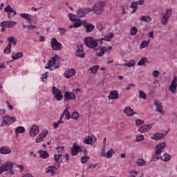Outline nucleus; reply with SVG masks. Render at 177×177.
Instances as JSON below:
<instances>
[{
	"instance_id": "f257e3e1",
	"label": "nucleus",
	"mask_w": 177,
	"mask_h": 177,
	"mask_svg": "<svg viewBox=\"0 0 177 177\" xmlns=\"http://www.w3.org/2000/svg\"><path fill=\"white\" fill-rule=\"evenodd\" d=\"M84 42L87 48L95 49L98 45L99 40L95 39V37H87L84 39Z\"/></svg>"
},
{
	"instance_id": "f03ea898",
	"label": "nucleus",
	"mask_w": 177,
	"mask_h": 177,
	"mask_svg": "<svg viewBox=\"0 0 177 177\" xmlns=\"http://www.w3.org/2000/svg\"><path fill=\"white\" fill-rule=\"evenodd\" d=\"M57 60L58 59L57 56L50 57V59L48 61L47 66H45V68H49V70H50L51 71L59 68V67H60V64H57Z\"/></svg>"
},
{
	"instance_id": "7ed1b4c3",
	"label": "nucleus",
	"mask_w": 177,
	"mask_h": 177,
	"mask_svg": "<svg viewBox=\"0 0 177 177\" xmlns=\"http://www.w3.org/2000/svg\"><path fill=\"white\" fill-rule=\"evenodd\" d=\"M104 1H97L93 6L94 13L100 15L104 10Z\"/></svg>"
},
{
	"instance_id": "20e7f679",
	"label": "nucleus",
	"mask_w": 177,
	"mask_h": 177,
	"mask_svg": "<svg viewBox=\"0 0 177 177\" xmlns=\"http://www.w3.org/2000/svg\"><path fill=\"white\" fill-rule=\"evenodd\" d=\"M171 16H172V8H168L166 10L165 15L161 19V23L163 26H167V24H168Z\"/></svg>"
},
{
	"instance_id": "39448f33",
	"label": "nucleus",
	"mask_w": 177,
	"mask_h": 177,
	"mask_svg": "<svg viewBox=\"0 0 177 177\" xmlns=\"http://www.w3.org/2000/svg\"><path fill=\"white\" fill-rule=\"evenodd\" d=\"M16 117L4 116L3 117V121L1 127H8L12 125L13 122H16Z\"/></svg>"
},
{
	"instance_id": "423d86ee",
	"label": "nucleus",
	"mask_w": 177,
	"mask_h": 177,
	"mask_svg": "<svg viewBox=\"0 0 177 177\" xmlns=\"http://www.w3.org/2000/svg\"><path fill=\"white\" fill-rule=\"evenodd\" d=\"M51 46L53 50H62L63 49V44L57 41V39L55 37L51 39Z\"/></svg>"
},
{
	"instance_id": "0eeeda50",
	"label": "nucleus",
	"mask_w": 177,
	"mask_h": 177,
	"mask_svg": "<svg viewBox=\"0 0 177 177\" xmlns=\"http://www.w3.org/2000/svg\"><path fill=\"white\" fill-rule=\"evenodd\" d=\"M12 168H13V162L8 161L6 163H4L1 167H0V175L3 174V172H6V171H11Z\"/></svg>"
},
{
	"instance_id": "6e6552de",
	"label": "nucleus",
	"mask_w": 177,
	"mask_h": 177,
	"mask_svg": "<svg viewBox=\"0 0 177 177\" xmlns=\"http://www.w3.org/2000/svg\"><path fill=\"white\" fill-rule=\"evenodd\" d=\"M4 12H6L8 15V19H12V17H15L16 15H17V12L15 11L13 8L10 5H8L5 8H4Z\"/></svg>"
},
{
	"instance_id": "1a4fd4ad",
	"label": "nucleus",
	"mask_w": 177,
	"mask_h": 177,
	"mask_svg": "<svg viewBox=\"0 0 177 177\" xmlns=\"http://www.w3.org/2000/svg\"><path fill=\"white\" fill-rule=\"evenodd\" d=\"M39 133V127L37 124H33L30 127L29 130V135L31 138H35Z\"/></svg>"
},
{
	"instance_id": "9d476101",
	"label": "nucleus",
	"mask_w": 177,
	"mask_h": 177,
	"mask_svg": "<svg viewBox=\"0 0 177 177\" xmlns=\"http://www.w3.org/2000/svg\"><path fill=\"white\" fill-rule=\"evenodd\" d=\"M16 24H17V22L15 21H3L0 24V26L4 27V28H13Z\"/></svg>"
},
{
	"instance_id": "9b49d317",
	"label": "nucleus",
	"mask_w": 177,
	"mask_h": 177,
	"mask_svg": "<svg viewBox=\"0 0 177 177\" xmlns=\"http://www.w3.org/2000/svg\"><path fill=\"white\" fill-rule=\"evenodd\" d=\"M53 91V94L54 95L55 99L58 101L60 102L62 99H63V95L62 94V92L60 90H59L57 88L53 86L52 88Z\"/></svg>"
},
{
	"instance_id": "f8f14e48",
	"label": "nucleus",
	"mask_w": 177,
	"mask_h": 177,
	"mask_svg": "<svg viewBox=\"0 0 177 177\" xmlns=\"http://www.w3.org/2000/svg\"><path fill=\"white\" fill-rule=\"evenodd\" d=\"M169 91L171 92V93H176L177 91V77L175 76L171 81V84L169 86Z\"/></svg>"
},
{
	"instance_id": "ddd939ff",
	"label": "nucleus",
	"mask_w": 177,
	"mask_h": 177,
	"mask_svg": "<svg viewBox=\"0 0 177 177\" xmlns=\"http://www.w3.org/2000/svg\"><path fill=\"white\" fill-rule=\"evenodd\" d=\"M154 106L156 108V111L159 113V114H160L161 115H164L165 114V112L163 111L162 104L161 103V102L155 100Z\"/></svg>"
},
{
	"instance_id": "4468645a",
	"label": "nucleus",
	"mask_w": 177,
	"mask_h": 177,
	"mask_svg": "<svg viewBox=\"0 0 177 177\" xmlns=\"http://www.w3.org/2000/svg\"><path fill=\"white\" fill-rule=\"evenodd\" d=\"M83 27L86 30V32H92L95 30V25L87 23L86 20H84Z\"/></svg>"
},
{
	"instance_id": "2eb2a0df",
	"label": "nucleus",
	"mask_w": 177,
	"mask_h": 177,
	"mask_svg": "<svg viewBox=\"0 0 177 177\" xmlns=\"http://www.w3.org/2000/svg\"><path fill=\"white\" fill-rule=\"evenodd\" d=\"M77 50H76V56L80 57V59H84L85 57V53H84V47L82 45L80 44L77 46Z\"/></svg>"
},
{
	"instance_id": "dca6fc26",
	"label": "nucleus",
	"mask_w": 177,
	"mask_h": 177,
	"mask_svg": "<svg viewBox=\"0 0 177 177\" xmlns=\"http://www.w3.org/2000/svg\"><path fill=\"white\" fill-rule=\"evenodd\" d=\"M84 143L86 145H93L96 142V137L95 136H86L83 140Z\"/></svg>"
},
{
	"instance_id": "f3484780",
	"label": "nucleus",
	"mask_w": 177,
	"mask_h": 177,
	"mask_svg": "<svg viewBox=\"0 0 177 177\" xmlns=\"http://www.w3.org/2000/svg\"><path fill=\"white\" fill-rule=\"evenodd\" d=\"M165 147H167V145L165 144V142H162L156 145V151L158 152L159 154H161V153H164Z\"/></svg>"
},
{
	"instance_id": "a211bd4d",
	"label": "nucleus",
	"mask_w": 177,
	"mask_h": 177,
	"mask_svg": "<svg viewBox=\"0 0 177 177\" xmlns=\"http://www.w3.org/2000/svg\"><path fill=\"white\" fill-rule=\"evenodd\" d=\"M113 49V47L111 46H109L108 48H106V46H101L100 47V52L97 54V56H99V57H102L106 53V52H108V50H111Z\"/></svg>"
},
{
	"instance_id": "6ab92c4d",
	"label": "nucleus",
	"mask_w": 177,
	"mask_h": 177,
	"mask_svg": "<svg viewBox=\"0 0 177 177\" xmlns=\"http://www.w3.org/2000/svg\"><path fill=\"white\" fill-rule=\"evenodd\" d=\"M123 113L127 115V117H133L136 115V112L133 111V109L131 106H127L124 108Z\"/></svg>"
},
{
	"instance_id": "aec40b11",
	"label": "nucleus",
	"mask_w": 177,
	"mask_h": 177,
	"mask_svg": "<svg viewBox=\"0 0 177 177\" xmlns=\"http://www.w3.org/2000/svg\"><path fill=\"white\" fill-rule=\"evenodd\" d=\"M46 135H48L47 131H41L35 140L36 143H41V142H44V138L46 137Z\"/></svg>"
},
{
	"instance_id": "412c9836",
	"label": "nucleus",
	"mask_w": 177,
	"mask_h": 177,
	"mask_svg": "<svg viewBox=\"0 0 177 177\" xmlns=\"http://www.w3.org/2000/svg\"><path fill=\"white\" fill-rule=\"evenodd\" d=\"M77 95L74 93L66 91L64 94V100H75Z\"/></svg>"
},
{
	"instance_id": "4be33fe9",
	"label": "nucleus",
	"mask_w": 177,
	"mask_h": 177,
	"mask_svg": "<svg viewBox=\"0 0 177 177\" xmlns=\"http://www.w3.org/2000/svg\"><path fill=\"white\" fill-rule=\"evenodd\" d=\"M118 97H120V95L118 94V91H117L116 90L111 91L108 96L109 100H115L118 99Z\"/></svg>"
},
{
	"instance_id": "5701e85b",
	"label": "nucleus",
	"mask_w": 177,
	"mask_h": 177,
	"mask_svg": "<svg viewBox=\"0 0 177 177\" xmlns=\"http://www.w3.org/2000/svg\"><path fill=\"white\" fill-rule=\"evenodd\" d=\"M75 74H77L75 69L70 68L64 73V77H66V78H71V77H74Z\"/></svg>"
},
{
	"instance_id": "b1692460",
	"label": "nucleus",
	"mask_w": 177,
	"mask_h": 177,
	"mask_svg": "<svg viewBox=\"0 0 177 177\" xmlns=\"http://www.w3.org/2000/svg\"><path fill=\"white\" fill-rule=\"evenodd\" d=\"M153 128V124H145L139 127L138 131L142 133H145V132H147V131H150Z\"/></svg>"
},
{
	"instance_id": "393cba45",
	"label": "nucleus",
	"mask_w": 177,
	"mask_h": 177,
	"mask_svg": "<svg viewBox=\"0 0 177 177\" xmlns=\"http://www.w3.org/2000/svg\"><path fill=\"white\" fill-rule=\"evenodd\" d=\"M80 151H82V149L80 148V146L77 143L73 144V149L71 150L72 156H77Z\"/></svg>"
},
{
	"instance_id": "a878e982",
	"label": "nucleus",
	"mask_w": 177,
	"mask_h": 177,
	"mask_svg": "<svg viewBox=\"0 0 177 177\" xmlns=\"http://www.w3.org/2000/svg\"><path fill=\"white\" fill-rule=\"evenodd\" d=\"M81 26H84V21L77 19L73 25L68 26V28H80Z\"/></svg>"
},
{
	"instance_id": "bb28decb",
	"label": "nucleus",
	"mask_w": 177,
	"mask_h": 177,
	"mask_svg": "<svg viewBox=\"0 0 177 177\" xmlns=\"http://www.w3.org/2000/svg\"><path fill=\"white\" fill-rule=\"evenodd\" d=\"M165 138V134L162 133H156L153 134L151 139H153V140H161V139Z\"/></svg>"
},
{
	"instance_id": "cd10ccee",
	"label": "nucleus",
	"mask_w": 177,
	"mask_h": 177,
	"mask_svg": "<svg viewBox=\"0 0 177 177\" xmlns=\"http://www.w3.org/2000/svg\"><path fill=\"white\" fill-rule=\"evenodd\" d=\"M57 171V168H56V167L49 166L46 169V172H47V174H50L52 176H53Z\"/></svg>"
},
{
	"instance_id": "c85d7f7f",
	"label": "nucleus",
	"mask_w": 177,
	"mask_h": 177,
	"mask_svg": "<svg viewBox=\"0 0 177 177\" xmlns=\"http://www.w3.org/2000/svg\"><path fill=\"white\" fill-rule=\"evenodd\" d=\"M63 158H64V156L62 155V153L55 154L54 156V160L57 164H62V162H63Z\"/></svg>"
},
{
	"instance_id": "c756f323",
	"label": "nucleus",
	"mask_w": 177,
	"mask_h": 177,
	"mask_svg": "<svg viewBox=\"0 0 177 177\" xmlns=\"http://www.w3.org/2000/svg\"><path fill=\"white\" fill-rule=\"evenodd\" d=\"M12 149L8 147H1L0 148V154H10Z\"/></svg>"
},
{
	"instance_id": "7c9ffc66",
	"label": "nucleus",
	"mask_w": 177,
	"mask_h": 177,
	"mask_svg": "<svg viewBox=\"0 0 177 177\" xmlns=\"http://www.w3.org/2000/svg\"><path fill=\"white\" fill-rule=\"evenodd\" d=\"M20 17H22V19H26V20H27L28 23L31 24V21H32V19L31 17H32V16H31V15L30 14H27V13H22V14H19Z\"/></svg>"
},
{
	"instance_id": "2f4dec72",
	"label": "nucleus",
	"mask_w": 177,
	"mask_h": 177,
	"mask_svg": "<svg viewBox=\"0 0 177 177\" xmlns=\"http://www.w3.org/2000/svg\"><path fill=\"white\" fill-rule=\"evenodd\" d=\"M113 38H114V33L111 32L105 35L104 37L100 39V41H107V42H110Z\"/></svg>"
},
{
	"instance_id": "473e14b6",
	"label": "nucleus",
	"mask_w": 177,
	"mask_h": 177,
	"mask_svg": "<svg viewBox=\"0 0 177 177\" xmlns=\"http://www.w3.org/2000/svg\"><path fill=\"white\" fill-rule=\"evenodd\" d=\"M130 8L133 9L131 13H136V10H138V1H133L130 6Z\"/></svg>"
},
{
	"instance_id": "72a5a7b5",
	"label": "nucleus",
	"mask_w": 177,
	"mask_h": 177,
	"mask_svg": "<svg viewBox=\"0 0 177 177\" xmlns=\"http://www.w3.org/2000/svg\"><path fill=\"white\" fill-rule=\"evenodd\" d=\"M135 64H136V62H135V60L131 59L127 63L122 64L121 66H126V67H133Z\"/></svg>"
},
{
	"instance_id": "f704fd0d",
	"label": "nucleus",
	"mask_w": 177,
	"mask_h": 177,
	"mask_svg": "<svg viewBox=\"0 0 177 177\" xmlns=\"http://www.w3.org/2000/svg\"><path fill=\"white\" fill-rule=\"evenodd\" d=\"M21 57H23V53L21 52L17 53L15 55L13 54L12 55V60H17V59H21Z\"/></svg>"
},
{
	"instance_id": "c9c22d12",
	"label": "nucleus",
	"mask_w": 177,
	"mask_h": 177,
	"mask_svg": "<svg viewBox=\"0 0 177 177\" xmlns=\"http://www.w3.org/2000/svg\"><path fill=\"white\" fill-rule=\"evenodd\" d=\"M150 40L142 41L140 45V49H145V48L149 46Z\"/></svg>"
},
{
	"instance_id": "e433bc0d",
	"label": "nucleus",
	"mask_w": 177,
	"mask_h": 177,
	"mask_svg": "<svg viewBox=\"0 0 177 177\" xmlns=\"http://www.w3.org/2000/svg\"><path fill=\"white\" fill-rule=\"evenodd\" d=\"M161 157V153L155 151V153L153 155L151 158V161H158L159 158Z\"/></svg>"
},
{
	"instance_id": "4c0bfd02",
	"label": "nucleus",
	"mask_w": 177,
	"mask_h": 177,
	"mask_svg": "<svg viewBox=\"0 0 177 177\" xmlns=\"http://www.w3.org/2000/svg\"><path fill=\"white\" fill-rule=\"evenodd\" d=\"M162 161H169L171 160V155L169 153H164L162 156H160Z\"/></svg>"
},
{
	"instance_id": "58836bf2",
	"label": "nucleus",
	"mask_w": 177,
	"mask_h": 177,
	"mask_svg": "<svg viewBox=\"0 0 177 177\" xmlns=\"http://www.w3.org/2000/svg\"><path fill=\"white\" fill-rule=\"evenodd\" d=\"M136 34H138V28L136 26H132L130 28V35H131V37H135Z\"/></svg>"
},
{
	"instance_id": "ea45409f",
	"label": "nucleus",
	"mask_w": 177,
	"mask_h": 177,
	"mask_svg": "<svg viewBox=\"0 0 177 177\" xmlns=\"http://www.w3.org/2000/svg\"><path fill=\"white\" fill-rule=\"evenodd\" d=\"M26 129L23 126H19L15 129V133H24Z\"/></svg>"
},
{
	"instance_id": "a19ab883",
	"label": "nucleus",
	"mask_w": 177,
	"mask_h": 177,
	"mask_svg": "<svg viewBox=\"0 0 177 177\" xmlns=\"http://www.w3.org/2000/svg\"><path fill=\"white\" fill-rule=\"evenodd\" d=\"M99 65H95L90 68L88 70L92 73V74H96L99 70Z\"/></svg>"
},
{
	"instance_id": "79ce46f5",
	"label": "nucleus",
	"mask_w": 177,
	"mask_h": 177,
	"mask_svg": "<svg viewBox=\"0 0 177 177\" xmlns=\"http://www.w3.org/2000/svg\"><path fill=\"white\" fill-rule=\"evenodd\" d=\"M136 164L138 165V167H145V165H146V161L144 160V159L139 158L137 160Z\"/></svg>"
},
{
	"instance_id": "37998d69",
	"label": "nucleus",
	"mask_w": 177,
	"mask_h": 177,
	"mask_svg": "<svg viewBox=\"0 0 177 177\" xmlns=\"http://www.w3.org/2000/svg\"><path fill=\"white\" fill-rule=\"evenodd\" d=\"M141 21H145V23H150L151 21V17L149 16H142L140 17Z\"/></svg>"
},
{
	"instance_id": "c03bdc74",
	"label": "nucleus",
	"mask_w": 177,
	"mask_h": 177,
	"mask_svg": "<svg viewBox=\"0 0 177 177\" xmlns=\"http://www.w3.org/2000/svg\"><path fill=\"white\" fill-rule=\"evenodd\" d=\"M139 97L140 99H143L144 100H146V99H147V95H146V93H145V91L140 90Z\"/></svg>"
},
{
	"instance_id": "a18cd8bd",
	"label": "nucleus",
	"mask_w": 177,
	"mask_h": 177,
	"mask_svg": "<svg viewBox=\"0 0 177 177\" xmlns=\"http://www.w3.org/2000/svg\"><path fill=\"white\" fill-rule=\"evenodd\" d=\"M114 149H111L110 150H109L106 153V158H111V157H113V155L114 154Z\"/></svg>"
},
{
	"instance_id": "49530a36",
	"label": "nucleus",
	"mask_w": 177,
	"mask_h": 177,
	"mask_svg": "<svg viewBox=\"0 0 177 177\" xmlns=\"http://www.w3.org/2000/svg\"><path fill=\"white\" fill-rule=\"evenodd\" d=\"M39 154L41 158H48L49 157V153L46 151H40Z\"/></svg>"
},
{
	"instance_id": "de8ad7c7",
	"label": "nucleus",
	"mask_w": 177,
	"mask_h": 177,
	"mask_svg": "<svg viewBox=\"0 0 177 177\" xmlns=\"http://www.w3.org/2000/svg\"><path fill=\"white\" fill-rule=\"evenodd\" d=\"M147 63V57H142L138 62V66H145Z\"/></svg>"
},
{
	"instance_id": "09e8293b",
	"label": "nucleus",
	"mask_w": 177,
	"mask_h": 177,
	"mask_svg": "<svg viewBox=\"0 0 177 177\" xmlns=\"http://www.w3.org/2000/svg\"><path fill=\"white\" fill-rule=\"evenodd\" d=\"M10 52H12L11 43L8 44L7 47L5 48L4 53H6V55H9V53H10Z\"/></svg>"
},
{
	"instance_id": "8fccbe9b",
	"label": "nucleus",
	"mask_w": 177,
	"mask_h": 177,
	"mask_svg": "<svg viewBox=\"0 0 177 177\" xmlns=\"http://www.w3.org/2000/svg\"><path fill=\"white\" fill-rule=\"evenodd\" d=\"M78 118H80V113H78L77 111L73 112L71 115V119L75 120V121H77Z\"/></svg>"
},
{
	"instance_id": "3c124183",
	"label": "nucleus",
	"mask_w": 177,
	"mask_h": 177,
	"mask_svg": "<svg viewBox=\"0 0 177 177\" xmlns=\"http://www.w3.org/2000/svg\"><path fill=\"white\" fill-rule=\"evenodd\" d=\"M63 115H65L66 120H70L71 118V116L70 115V112H68V109H65L63 112Z\"/></svg>"
},
{
	"instance_id": "603ef678",
	"label": "nucleus",
	"mask_w": 177,
	"mask_h": 177,
	"mask_svg": "<svg viewBox=\"0 0 177 177\" xmlns=\"http://www.w3.org/2000/svg\"><path fill=\"white\" fill-rule=\"evenodd\" d=\"M69 20L71 21H77V15L70 13L68 14Z\"/></svg>"
},
{
	"instance_id": "864d4df0",
	"label": "nucleus",
	"mask_w": 177,
	"mask_h": 177,
	"mask_svg": "<svg viewBox=\"0 0 177 177\" xmlns=\"http://www.w3.org/2000/svg\"><path fill=\"white\" fill-rule=\"evenodd\" d=\"M145 140V136L143 135H138L136 136V138L134 142H142V140Z\"/></svg>"
},
{
	"instance_id": "5fc2aeb1",
	"label": "nucleus",
	"mask_w": 177,
	"mask_h": 177,
	"mask_svg": "<svg viewBox=\"0 0 177 177\" xmlns=\"http://www.w3.org/2000/svg\"><path fill=\"white\" fill-rule=\"evenodd\" d=\"M64 122V121L63 120H58L57 122L53 123L54 129H57V128H59V125H60V124H63Z\"/></svg>"
},
{
	"instance_id": "6e6d98bb",
	"label": "nucleus",
	"mask_w": 177,
	"mask_h": 177,
	"mask_svg": "<svg viewBox=\"0 0 177 177\" xmlns=\"http://www.w3.org/2000/svg\"><path fill=\"white\" fill-rule=\"evenodd\" d=\"M77 15L79 17H84L85 16V12H84V10L80 9L77 10Z\"/></svg>"
},
{
	"instance_id": "4d7b16f0",
	"label": "nucleus",
	"mask_w": 177,
	"mask_h": 177,
	"mask_svg": "<svg viewBox=\"0 0 177 177\" xmlns=\"http://www.w3.org/2000/svg\"><path fill=\"white\" fill-rule=\"evenodd\" d=\"M56 150H57L58 154H63L64 153V147H58Z\"/></svg>"
},
{
	"instance_id": "13d9d810",
	"label": "nucleus",
	"mask_w": 177,
	"mask_h": 177,
	"mask_svg": "<svg viewBox=\"0 0 177 177\" xmlns=\"http://www.w3.org/2000/svg\"><path fill=\"white\" fill-rule=\"evenodd\" d=\"M48 74H49V73L46 72L44 74L42 75L41 81L43 82H46V80H48Z\"/></svg>"
},
{
	"instance_id": "bf43d9fd",
	"label": "nucleus",
	"mask_w": 177,
	"mask_h": 177,
	"mask_svg": "<svg viewBox=\"0 0 177 177\" xmlns=\"http://www.w3.org/2000/svg\"><path fill=\"white\" fill-rule=\"evenodd\" d=\"M145 124V122L140 119H138L136 120V124L137 127H140V125H143Z\"/></svg>"
},
{
	"instance_id": "052dcab7",
	"label": "nucleus",
	"mask_w": 177,
	"mask_h": 177,
	"mask_svg": "<svg viewBox=\"0 0 177 177\" xmlns=\"http://www.w3.org/2000/svg\"><path fill=\"white\" fill-rule=\"evenodd\" d=\"M58 31L61 35H64L66 34L67 30H66V28H59L58 29Z\"/></svg>"
},
{
	"instance_id": "680f3d73",
	"label": "nucleus",
	"mask_w": 177,
	"mask_h": 177,
	"mask_svg": "<svg viewBox=\"0 0 177 177\" xmlns=\"http://www.w3.org/2000/svg\"><path fill=\"white\" fill-rule=\"evenodd\" d=\"M88 160H89V157L88 156H83L81 158V162L82 164H86V162H88Z\"/></svg>"
},
{
	"instance_id": "e2e57ef3",
	"label": "nucleus",
	"mask_w": 177,
	"mask_h": 177,
	"mask_svg": "<svg viewBox=\"0 0 177 177\" xmlns=\"http://www.w3.org/2000/svg\"><path fill=\"white\" fill-rule=\"evenodd\" d=\"M152 75L155 78H158V77H160V71L155 70Z\"/></svg>"
},
{
	"instance_id": "0e129e2a",
	"label": "nucleus",
	"mask_w": 177,
	"mask_h": 177,
	"mask_svg": "<svg viewBox=\"0 0 177 177\" xmlns=\"http://www.w3.org/2000/svg\"><path fill=\"white\" fill-rule=\"evenodd\" d=\"M97 30H100L101 32L103 31V25L100 23L97 24L96 25Z\"/></svg>"
},
{
	"instance_id": "69168bd1",
	"label": "nucleus",
	"mask_w": 177,
	"mask_h": 177,
	"mask_svg": "<svg viewBox=\"0 0 177 177\" xmlns=\"http://www.w3.org/2000/svg\"><path fill=\"white\" fill-rule=\"evenodd\" d=\"M27 28H28V30L32 31V30H35V28H37V26H32V25H28Z\"/></svg>"
},
{
	"instance_id": "338daca9",
	"label": "nucleus",
	"mask_w": 177,
	"mask_h": 177,
	"mask_svg": "<svg viewBox=\"0 0 177 177\" xmlns=\"http://www.w3.org/2000/svg\"><path fill=\"white\" fill-rule=\"evenodd\" d=\"M8 41L9 42L8 44H11V46H12V42H13L15 39V37H8Z\"/></svg>"
},
{
	"instance_id": "774afa93",
	"label": "nucleus",
	"mask_w": 177,
	"mask_h": 177,
	"mask_svg": "<svg viewBox=\"0 0 177 177\" xmlns=\"http://www.w3.org/2000/svg\"><path fill=\"white\" fill-rule=\"evenodd\" d=\"M97 165V164H95V165L91 164L88 166V169H95V168H96Z\"/></svg>"
}]
</instances>
